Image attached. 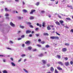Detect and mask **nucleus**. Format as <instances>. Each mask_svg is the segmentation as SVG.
I'll use <instances>...</instances> for the list:
<instances>
[{"mask_svg":"<svg viewBox=\"0 0 73 73\" xmlns=\"http://www.w3.org/2000/svg\"><path fill=\"white\" fill-rule=\"evenodd\" d=\"M58 63L59 65H61V66H63V65H64V64H63V63L62 62L59 61L58 62Z\"/></svg>","mask_w":73,"mask_h":73,"instance_id":"nucleus-1","label":"nucleus"},{"mask_svg":"<svg viewBox=\"0 0 73 73\" xmlns=\"http://www.w3.org/2000/svg\"><path fill=\"white\" fill-rule=\"evenodd\" d=\"M69 65H70V64H69V62H65V66H69Z\"/></svg>","mask_w":73,"mask_h":73,"instance_id":"nucleus-2","label":"nucleus"},{"mask_svg":"<svg viewBox=\"0 0 73 73\" xmlns=\"http://www.w3.org/2000/svg\"><path fill=\"white\" fill-rule=\"evenodd\" d=\"M62 51L63 52H65L67 51V49H66V48H63L62 49Z\"/></svg>","mask_w":73,"mask_h":73,"instance_id":"nucleus-3","label":"nucleus"},{"mask_svg":"<svg viewBox=\"0 0 73 73\" xmlns=\"http://www.w3.org/2000/svg\"><path fill=\"white\" fill-rule=\"evenodd\" d=\"M59 22L63 26H64V24H62L63 23H64V21L62 20H60L59 21Z\"/></svg>","mask_w":73,"mask_h":73,"instance_id":"nucleus-4","label":"nucleus"},{"mask_svg":"<svg viewBox=\"0 0 73 73\" xmlns=\"http://www.w3.org/2000/svg\"><path fill=\"white\" fill-rule=\"evenodd\" d=\"M36 11V10H31V12H30V14H33V12H35Z\"/></svg>","mask_w":73,"mask_h":73,"instance_id":"nucleus-5","label":"nucleus"},{"mask_svg":"<svg viewBox=\"0 0 73 73\" xmlns=\"http://www.w3.org/2000/svg\"><path fill=\"white\" fill-rule=\"evenodd\" d=\"M25 44H28V45H29L31 44V42H30V41L27 40L25 42Z\"/></svg>","mask_w":73,"mask_h":73,"instance_id":"nucleus-6","label":"nucleus"},{"mask_svg":"<svg viewBox=\"0 0 73 73\" xmlns=\"http://www.w3.org/2000/svg\"><path fill=\"white\" fill-rule=\"evenodd\" d=\"M31 33V31H30L27 30L26 32V34H28L29 33Z\"/></svg>","mask_w":73,"mask_h":73,"instance_id":"nucleus-7","label":"nucleus"},{"mask_svg":"<svg viewBox=\"0 0 73 73\" xmlns=\"http://www.w3.org/2000/svg\"><path fill=\"white\" fill-rule=\"evenodd\" d=\"M57 68L59 70H62V69L60 67H57Z\"/></svg>","mask_w":73,"mask_h":73,"instance_id":"nucleus-8","label":"nucleus"},{"mask_svg":"<svg viewBox=\"0 0 73 73\" xmlns=\"http://www.w3.org/2000/svg\"><path fill=\"white\" fill-rule=\"evenodd\" d=\"M10 25H11V26H12V27H15V25L13 24V23L12 22H11L10 23Z\"/></svg>","mask_w":73,"mask_h":73,"instance_id":"nucleus-9","label":"nucleus"},{"mask_svg":"<svg viewBox=\"0 0 73 73\" xmlns=\"http://www.w3.org/2000/svg\"><path fill=\"white\" fill-rule=\"evenodd\" d=\"M50 71H51V72H54V68H53V67H51L50 68Z\"/></svg>","mask_w":73,"mask_h":73,"instance_id":"nucleus-10","label":"nucleus"},{"mask_svg":"<svg viewBox=\"0 0 73 73\" xmlns=\"http://www.w3.org/2000/svg\"><path fill=\"white\" fill-rule=\"evenodd\" d=\"M55 23L57 25H60V23L58 21H56L55 22Z\"/></svg>","mask_w":73,"mask_h":73,"instance_id":"nucleus-11","label":"nucleus"},{"mask_svg":"<svg viewBox=\"0 0 73 73\" xmlns=\"http://www.w3.org/2000/svg\"><path fill=\"white\" fill-rule=\"evenodd\" d=\"M23 19V17H18V19L19 20H21V19Z\"/></svg>","mask_w":73,"mask_h":73,"instance_id":"nucleus-12","label":"nucleus"},{"mask_svg":"<svg viewBox=\"0 0 73 73\" xmlns=\"http://www.w3.org/2000/svg\"><path fill=\"white\" fill-rule=\"evenodd\" d=\"M42 61L43 64H46V61H45V60H42Z\"/></svg>","mask_w":73,"mask_h":73,"instance_id":"nucleus-13","label":"nucleus"},{"mask_svg":"<svg viewBox=\"0 0 73 73\" xmlns=\"http://www.w3.org/2000/svg\"><path fill=\"white\" fill-rule=\"evenodd\" d=\"M43 35L44 36H49V34L48 33H44Z\"/></svg>","mask_w":73,"mask_h":73,"instance_id":"nucleus-14","label":"nucleus"},{"mask_svg":"<svg viewBox=\"0 0 73 73\" xmlns=\"http://www.w3.org/2000/svg\"><path fill=\"white\" fill-rule=\"evenodd\" d=\"M57 56L59 59H60L61 58V56L60 55H57Z\"/></svg>","mask_w":73,"mask_h":73,"instance_id":"nucleus-15","label":"nucleus"},{"mask_svg":"<svg viewBox=\"0 0 73 73\" xmlns=\"http://www.w3.org/2000/svg\"><path fill=\"white\" fill-rule=\"evenodd\" d=\"M23 12H25V13H27V11L26 10V9H23Z\"/></svg>","mask_w":73,"mask_h":73,"instance_id":"nucleus-16","label":"nucleus"},{"mask_svg":"<svg viewBox=\"0 0 73 73\" xmlns=\"http://www.w3.org/2000/svg\"><path fill=\"white\" fill-rule=\"evenodd\" d=\"M44 56V55H43V54H42V53H41L38 55V56L39 57H42V56Z\"/></svg>","mask_w":73,"mask_h":73,"instance_id":"nucleus-17","label":"nucleus"},{"mask_svg":"<svg viewBox=\"0 0 73 73\" xmlns=\"http://www.w3.org/2000/svg\"><path fill=\"white\" fill-rule=\"evenodd\" d=\"M30 20H33L34 19V17H31L29 18Z\"/></svg>","mask_w":73,"mask_h":73,"instance_id":"nucleus-18","label":"nucleus"},{"mask_svg":"<svg viewBox=\"0 0 73 73\" xmlns=\"http://www.w3.org/2000/svg\"><path fill=\"white\" fill-rule=\"evenodd\" d=\"M28 48V49H29V50H31V49H32V47H31V46H29Z\"/></svg>","mask_w":73,"mask_h":73,"instance_id":"nucleus-19","label":"nucleus"},{"mask_svg":"<svg viewBox=\"0 0 73 73\" xmlns=\"http://www.w3.org/2000/svg\"><path fill=\"white\" fill-rule=\"evenodd\" d=\"M47 29L48 30H50V29H51V28L50 27L48 26L47 27Z\"/></svg>","mask_w":73,"mask_h":73,"instance_id":"nucleus-20","label":"nucleus"},{"mask_svg":"<svg viewBox=\"0 0 73 73\" xmlns=\"http://www.w3.org/2000/svg\"><path fill=\"white\" fill-rule=\"evenodd\" d=\"M20 27L21 28H22V29H23V28H24V26L20 25Z\"/></svg>","mask_w":73,"mask_h":73,"instance_id":"nucleus-21","label":"nucleus"},{"mask_svg":"<svg viewBox=\"0 0 73 73\" xmlns=\"http://www.w3.org/2000/svg\"><path fill=\"white\" fill-rule=\"evenodd\" d=\"M3 73H8L7 71L6 70H4L3 71Z\"/></svg>","mask_w":73,"mask_h":73,"instance_id":"nucleus-22","label":"nucleus"},{"mask_svg":"<svg viewBox=\"0 0 73 73\" xmlns=\"http://www.w3.org/2000/svg\"><path fill=\"white\" fill-rule=\"evenodd\" d=\"M45 22H43L42 25V27H45Z\"/></svg>","mask_w":73,"mask_h":73,"instance_id":"nucleus-23","label":"nucleus"},{"mask_svg":"<svg viewBox=\"0 0 73 73\" xmlns=\"http://www.w3.org/2000/svg\"><path fill=\"white\" fill-rule=\"evenodd\" d=\"M55 37L54 36L50 37V39H54Z\"/></svg>","mask_w":73,"mask_h":73,"instance_id":"nucleus-24","label":"nucleus"},{"mask_svg":"<svg viewBox=\"0 0 73 73\" xmlns=\"http://www.w3.org/2000/svg\"><path fill=\"white\" fill-rule=\"evenodd\" d=\"M11 64L12 65V66H15V63H13V62H11Z\"/></svg>","mask_w":73,"mask_h":73,"instance_id":"nucleus-25","label":"nucleus"},{"mask_svg":"<svg viewBox=\"0 0 73 73\" xmlns=\"http://www.w3.org/2000/svg\"><path fill=\"white\" fill-rule=\"evenodd\" d=\"M39 4L40 3L38 2L36 3V4H35V5H37V6H38V5H39Z\"/></svg>","mask_w":73,"mask_h":73,"instance_id":"nucleus-26","label":"nucleus"},{"mask_svg":"<svg viewBox=\"0 0 73 73\" xmlns=\"http://www.w3.org/2000/svg\"><path fill=\"white\" fill-rule=\"evenodd\" d=\"M54 73H58V71H57V69H56L55 70V71H54Z\"/></svg>","mask_w":73,"mask_h":73,"instance_id":"nucleus-27","label":"nucleus"},{"mask_svg":"<svg viewBox=\"0 0 73 73\" xmlns=\"http://www.w3.org/2000/svg\"><path fill=\"white\" fill-rule=\"evenodd\" d=\"M65 45H66V46H69V44L68 43H66L64 44Z\"/></svg>","mask_w":73,"mask_h":73,"instance_id":"nucleus-28","label":"nucleus"},{"mask_svg":"<svg viewBox=\"0 0 73 73\" xmlns=\"http://www.w3.org/2000/svg\"><path fill=\"white\" fill-rule=\"evenodd\" d=\"M66 20H70V21L71 20V19L69 18H66Z\"/></svg>","mask_w":73,"mask_h":73,"instance_id":"nucleus-29","label":"nucleus"},{"mask_svg":"<svg viewBox=\"0 0 73 73\" xmlns=\"http://www.w3.org/2000/svg\"><path fill=\"white\" fill-rule=\"evenodd\" d=\"M37 46H38V47H41V45L39 44H37Z\"/></svg>","mask_w":73,"mask_h":73,"instance_id":"nucleus-30","label":"nucleus"},{"mask_svg":"<svg viewBox=\"0 0 73 73\" xmlns=\"http://www.w3.org/2000/svg\"><path fill=\"white\" fill-rule=\"evenodd\" d=\"M40 43H41V44H45V42L44 41H42L40 42Z\"/></svg>","mask_w":73,"mask_h":73,"instance_id":"nucleus-31","label":"nucleus"},{"mask_svg":"<svg viewBox=\"0 0 73 73\" xmlns=\"http://www.w3.org/2000/svg\"><path fill=\"white\" fill-rule=\"evenodd\" d=\"M46 48H50V46L48 45H46Z\"/></svg>","mask_w":73,"mask_h":73,"instance_id":"nucleus-32","label":"nucleus"},{"mask_svg":"<svg viewBox=\"0 0 73 73\" xmlns=\"http://www.w3.org/2000/svg\"><path fill=\"white\" fill-rule=\"evenodd\" d=\"M64 59L66 61H67L68 60V58L67 57H65Z\"/></svg>","mask_w":73,"mask_h":73,"instance_id":"nucleus-33","label":"nucleus"},{"mask_svg":"<svg viewBox=\"0 0 73 73\" xmlns=\"http://www.w3.org/2000/svg\"><path fill=\"white\" fill-rule=\"evenodd\" d=\"M59 39V38L58 37V36H55V38L54 39Z\"/></svg>","mask_w":73,"mask_h":73,"instance_id":"nucleus-34","label":"nucleus"},{"mask_svg":"<svg viewBox=\"0 0 73 73\" xmlns=\"http://www.w3.org/2000/svg\"><path fill=\"white\" fill-rule=\"evenodd\" d=\"M58 17H59V19H62V18L61 17V16L60 15H58Z\"/></svg>","mask_w":73,"mask_h":73,"instance_id":"nucleus-35","label":"nucleus"},{"mask_svg":"<svg viewBox=\"0 0 73 73\" xmlns=\"http://www.w3.org/2000/svg\"><path fill=\"white\" fill-rule=\"evenodd\" d=\"M5 11H9V10L7 8H5Z\"/></svg>","mask_w":73,"mask_h":73,"instance_id":"nucleus-36","label":"nucleus"},{"mask_svg":"<svg viewBox=\"0 0 73 73\" xmlns=\"http://www.w3.org/2000/svg\"><path fill=\"white\" fill-rule=\"evenodd\" d=\"M67 7H68L69 8H72V6H69V5H67Z\"/></svg>","mask_w":73,"mask_h":73,"instance_id":"nucleus-37","label":"nucleus"},{"mask_svg":"<svg viewBox=\"0 0 73 73\" xmlns=\"http://www.w3.org/2000/svg\"><path fill=\"white\" fill-rule=\"evenodd\" d=\"M24 70V71H25V72H26V73H28V71H27V70H25V69H23Z\"/></svg>","mask_w":73,"mask_h":73,"instance_id":"nucleus-38","label":"nucleus"},{"mask_svg":"<svg viewBox=\"0 0 73 73\" xmlns=\"http://www.w3.org/2000/svg\"><path fill=\"white\" fill-rule=\"evenodd\" d=\"M70 64H71V65H73V62L72 61H70Z\"/></svg>","mask_w":73,"mask_h":73,"instance_id":"nucleus-39","label":"nucleus"},{"mask_svg":"<svg viewBox=\"0 0 73 73\" xmlns=\"http://www.w3.org/2000/svg\"><path fill=\"white\" fill-rule=\"evenodd\" d=\"M38 42H41V40L40 39H39L38 40Z\"/></svg>","mask_w":73,"mask_h":73,"instance_id":"nucleus-40","label":"nucleus"},{"mask_svg":"<svg viewBox=\"0 0 73 73\" xmlns=\"http://www.w3.org/2000/svg\"><path fill=\"white\" fill-rule=\"evenodd\" d=\"M38 30V28H36L35 29V31H37Z\"/></svg>","mask_w":73,"mask_h":73,"instance_id":"nucleus-41","label":"nucleus"},{"mask_svg":"<svg viewBox=\"0 0 73 73\" xmlns=\"http://www.w3.org/2000/svg\"><path fill=\"white\" fill-rule=\"evenodd\" d=\"M29 27H30V28H33V26H32V25H30Z\"/></svg>","mask_w":73,"mask_h":73,"instance_id":"nucleus-42","label":"nucleus"},{"mask_svg":"<svg viewBox=\"0 0 73 73\" xmlns=\"http://www.w3.org/2000/svg\"><path fill=\"white\" fill-rule=\"evenodd\" d=\"M41 13H45V11H41Z\"/></svg>","mask_w":73,"mask_h":73,"instance_id":"nucleus-43","label":"nucleus"},{"mask_svg":"<svg viewBox=\"0 0 73 73\" xmlns=\"http://www.w3.org/2000/svg\"><path fill=\"white\" fill-rule=\"evenodd\" d=\"M25 36H24V35H23L21 36V38H24V37Z\"/></svg>","mask_w":73,"mask_h":73,"instance_id":"nucleus-44","label":"nucleus"},{"mask_svg":"<svg viewBox=\"0 0 73 73\" xmlns=\"http://www.w3.org/2000/svg\"><path fill=\"white\" fill-rule=\"evenodd\" d=\"M24 56H25V55L24 54H23L21 55V56L23 57H24Z\"/></svg>","mask_w":73,"mask_h":73,"instance_id":"nucleus-45","label":"nucleus"},{"mask_svg":"<svg viewBox=\"0 0 73 73\" xmlns=\"http://www.w3.org/2000/svg\"><path fill=\"white\" fill-rule=\"evenodd\" d=\"M5 16H9V14L6 13L5 14Z\"/></svg>","mask_w":73,"mask_h":73,"instance_id":"nucleus-46","label":"nucleus"},{"mask_svg":"<svg viewBox=\"0 0 73 73\" xmlns=\"http://www.w3.org/2000/svg\"><path fill=\"white\" fill-rule=\"evenodd\" d=\"M56 33L57 35H58V36H60V34H58V33L57 32H56Z\"/></svg>","mask_w":73,"mask_h":73,"instance_id":"nucleus-47","label":"nucleus"},{"mask_svg":"<svg viewBox=\"0 0 73 73\" xmlns=\"http://www.w3.org/2000/svg\"><path fill=\"white\" fill-rule=\"evenodd\" d=\"M70 32L73 33V29H71V30L70 31Z\"/></svg>","mask_w":73,"mask_h":73,"instance_id":"nucleus-48","label":"nucleus"},{"mask_svg":"<svg viewBox=\"0 0 73 73\" xmlns=\"http://www.w3.org/2000/svg\"><path fill=\"white\" fill-rule=\"evenodd\" d=\"M21 38H19L18 39V40H21Z\"/></svg>","mask_w":73,"mask_h":73,"instance_id":"nucleus-49","label":"nucleus"},{"mask_svg":"<svg viewBox=\"0 0 73 73\" xmlns=\"http://www.w3.org/2000/svg\"><path fill=\"white\" fill-rule=\"evenodd\" d=\"M36 49H34L33 50V52H35V51H36Z\"/></svg>","mask_w":73,"mask_h":73,"instance_id":"nucleus-50","label":"nucleus"},{"mask_svg":"<svg viewBox=\"0 0 73 73\" xmlns=\"http://www.w3.org/2000/svg\"><path fill=\"white\" fill-rule=\"evenodd\" d=\"M50 27L51 28H53V27H54V26H53V25H51L50 26Z\"/></svg>","mask_w":73,"mask_h":73,"instance_id":"nucleus-51","label":"nucleus"},{"mask_svg":"<svg viewBox=\"0 0 73 73\" xmlns=\"http://www.w3.org/2000/svg\"><path fill=\"white\" fill-rule=\"evenodd\" d=\"M36 36H37V37H38V36H39V34H36L35 35Z\"/></svg>","mask_w":73,"mask_h":73,"instance_id":"nucleus-52","label":"nucleus"},{"mask_svg":"<svg viewBox=\"0 0 73 73\" xmlns=\"http://www.w3.org/2000/svg\"><path fill=\"white\" fill-rule=\"evenodd\" d=\"M10 60L12 61H13V58H11Z\"/></svg>","mask_w":73,"mask_h":73,"instance_id":"nucleus-53","label":"nucleus"},{"mask_svg":"<svg viewBox=\"0 0 73 73\" xmlns=\"http://www.w3.org/2000/svg\"><path fill=\"white\" fill-rule=\"evenodd\" d=\"M32 35L31 34L29 35V37H32Z\"/></svg>","mask_w":73,"mask_h":73,"instance_id":"nucleus-54","label":"nucleus"},{"mask_svg":"<svg viewBox=\"0 0 73 73\" xmlns=\"http://www.w3.org/2000/svg\"><path fill=\"white\" fill-rule=\"evenodd\" d=\"M64 27H65V28H67V29H68L69 28V27H68L67 26H65Z\"/></svg>","mask_w":73,"mask_h":73,"instance_id":"nucleus-55","label":"nucleus"},{"mask_svg":"<svg viewBox=\"0 0 73 73\" xmlns=\"http://www.w3.org/2000/svg\"><path fill=\"white\" fill-rule=\"evenodd\" d=\"M58 3V1H57L55 3L56 4H57Z\"/></svg>","mask_w":73,"mask_h":73,"instance_id":"nucleus-56","label":"nucleus"},{"mask_svg":"<svg viewBox=\"0 0 73 73\" xmlns=\"http://www.w3.org/2000/svg\"><path fill=\"white\" fill-rule=\"evenodd\" d=\"M3 62H5V59H3Z\"/></svg>","mask_w":73,"mask_h":73,"instance_id":"nucleus-57","label":"nucleus"},{"mask_svg":"<svg viewBox=\"0 0 73 73\" xmlns=\"http://www.w3.org/2000/svg\"><path fill=\"white\" fill-rule=\"evenodd\" d=\"M28 24H29V25H31V23L30 22H28Z\"/></svg>","mask_w":73,"mask_h":73,"instance_id":"nucleus-58","label":"nucleus"},{"mask_svg":"<svg viewBox=\"0 0 73 73\" xmlns=\"http://www.w3.org/2000/svg\"><path fill=\"white\" fill-rule=\"evenodd\" d=\"M47 66H48V67H49L50 66V64H47Z\"/></svg>","mask_w":73,"mask_h":73,"instance_id":"nucleus-59","label":"nucleus"},{"mask_svg":"<svg viewBox=\"0 0 73 73\" xmlns=\"http://www.w3.org/2000/svg\"><path fill=\"white\" fill-rule=\"evenodd\" d=\"M10 42H11V44H13V42H12V41H10Z\"/></svg>","mask_w":73,"mask_h":73,"instance_id":"nucleus-60","label":"nucleus"},{"mask_svg":"<svg viewBox=\"0 0 73 73\" xmlns=\"http://www.w3.org/2000/svg\"><path fill=\"white\" fill-rule=\"evenodd\" d=\"M21 32V31H19L18 32V33H20Z\"/></svg>","mask_w":73,"mask_h":73,"instance_id":"nucleus-61","label":"nucleus"},{"mask_svg":"<svg viewBox=\"0 0 73 73\" xmlns=\"http://www.w3.org/2000/svg\"><path fill=\"white\" fill-rule=\"evenodd\" d=\"M7 49H9V50H11V48H7Z\"/></svg>","mask_w":73,"mask_h":73,"instance_id":"nucleus-62","label":"nucleus"},{"mask_svg":"<svg viewBox=\"0 0 73 73\" xmlns=\"http://www.w3.org/2000/svg\"><path fill=\"white\" fill-rule=\"evenodd\" d=\"M36 25H37V26H39V25H39V24H38V23H37L36 24Z\"/></svg>","mask_w":73,"mask_h":73,"instance_id":"nucleus-63","label":"nucleus"},{"mask_svg":"<svg viewBox=\"0 0 73 73\" xmlns=\"http://www.w3.org/2000/svg\"><path fill=\"white\" fill-rule=\"evenodd\" d=\"M21 59H20L19 60H18V62H20V61H21Z\"/></svg>","mask_w":73,"mask_h":73,"instance_id":"nucleus-64","label":"nucleus"}]
</instances>
